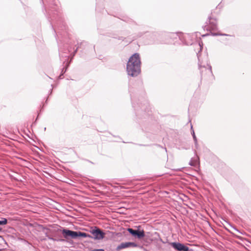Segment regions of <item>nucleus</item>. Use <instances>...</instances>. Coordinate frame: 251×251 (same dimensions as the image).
Here are the masks:
<instances>
[{
    "mask_svg": "<svg viewBox=\"0 0 251 251\" xmlns=\"http://www.w3.org/2000/svg\"><path fill=\"white\" fill-rule=\"evenodd\" d=\"M141 60L139 54L137 53L133 54L129 59L126 65V70L128 75L137 76L141 71Z\"/></svg>",
    "mask_w": 251,
    "mask_h": 251,
    "instance_id": "f257e3e1",
    "label": "nucleus"
},
{
    "mask_svg": "<svg viewBox=\"0 0 251 251\" xmlns=\"http://www.w3.org/2000/svg\"><path fill=\"white\" fill-rule=\"evenodd\" d=\"M62 233L63 235V236L66 238H68V237H71L72 238H76L77 237H87L90 236L87 233L84 232H81L80 231L76 232L66 229H63Z\"/></svg>",
    "mask_w": 251,
    "mask_h": 251,
    "instance_id": "f03ea898",
    "label": "nucleus"
},
{
    "mask_svg": "<svg viewBox=\"0 0 251 251\" xmlns=\"http://www.w3.org/2000/svg\"><path fill=\"white\" fill-rule=\"evenodd\" d=\"M62 233L63 235V236L66 238H68V237H71L72 238H76L77 237H87L90 236L87 233L84 232H81L80 231L76 232L66 229H63Z\"/></svg>",
    "mask_w": 251,
    "mask_h": 251,
    "instance_id": "7ed1b4c3",
    "label": "nucleus"
},
{
    "mask_svg": "<svg viewBox=\"0 0 251 251\" xmlns=\"http://www.w3.org/2000/svg\"><path fill=\"white\" fill-rule=\"evenodd\" d=\"M127 231L133 236L136 237L139 239H141L145 236L144 230H134L132 228H127Z\"/></svg>",
    "mask_w": 251,
    "mask_h": 251,
    "instance_id": "20e7f679",
    "label": "nucleus"
},
{
    "mask_svg": "<svg viewBox=\"0 0 251 251\" xmlns=\"http://www.w3.org/2000/svg\"><path fill=\"white\" fill-rule=\"evenodd\" d=\"M171 245L176 250L178 251H188L189 248L179 243L172 242Z\"/></svg>",
    "mask_w": 251,
    "mask_h": 251,
    "instance_id": "39448f33",
    "label": "nucleus"
},
{
    "mask_svg": "<svg viewBox=\"0 0 251 251\" xmlns=\"http://www.w3.org/2000/svg\"><path fill=\"white\" fill-rule=\"evenodd\" d=\"M91 232L96 239H102L104 236V233L99 228L92 229Z\"/></svg>",
    "mask_w": 251,
    "mask_h": 251,
    "instance_id": "423d86ee",
    "label": "nucleus"
},
{
    "mask_svg": "<svg viewBox=\"0 0 251 251\" xmlns=\"http://www.w3.org/2000/svg\"><path fill=\"white\" fill-rule=\"evenodd\" d=\"M137 246V244L134 242H123L120 245H119L117 247V250L118 251L121 250L123 249L128 248H134L136 247Z\"/></svg>",
    "mask_w": 251,
    "mask_h": 251,
    "instance_id": "0eeeda50",
    "label": "nucleus"
},
{
    "mask_svg": "<svg viewBox=\"0 0 251 251\" xmlns=\"http://www.w3.org/2000/svg\"><path fill=\"white\" fill-rule=\"evenodd\" d=\"M216 27V25L214 23H212L210 26L206 27V30H213Z\"/></svg>",
    "mask_w": 251,
    "mask_h": 251,
    "instance_id": "6e6552de",
    "label": "nucleus"
},
{
    "mask_svg": "<svg viewBox=\"0 0 251 251\" xmlns=\"http://www.w3.org/2000/svg\"><path fill=\"white\" fill-rule=\"evenodd\" d=\"M7 223V220L5 218H3L2 220L0 221V225H4Z\"/></svg>",
    "mask_w": 251,
    "mask_h": 251,
    "instance_id": "1a4fd4ad",
    "label": "nucleus"
},
{
    "mask_svg": "<svg viewBox=\"0 0 251 251\" xmlns=\"http://www.w3.org/2000/svg\"><path fill=\"white\" fill-rule=\"evenodd\" d=\"M193 138H194V139L195 140H196V136H195V133H194V131H193Z\"/></svg>",
    "mask_w": 251,
    "mask_h": 251,
    "instance_id": "9d476101",
    "label": "nucleus"
},
{
    "mask_svg": "<svg viewBox=\"0 0 251 251\" xmlns=\"http://www.w3.org/2000/svg\"><path fill=\"white\" fill-rule=\"evenodd\" d=\"M100 251H104L103 250H100Z\"/></svg>",
    "mask_w": 251,
    "mask_h": 251,
    "instance_id": "9b49d317",
    "label": "nucleus"
},
{
    "mask_svg": "<svg viewBox=\"0 0 251 251\" xmlns=\"http://www.w3.org/2000/svg\"><path fill=\"white\" fill-rule=\"evenodd\" d=\"M209 23L210 24H211V21H209ZM213 23H211V24H212Z\"/></svg>",
    "mask_w": 251,
    "mask_h": 251,
    "instance_id": "f8f14e48",
    "label": "nucleus"
},
{
    "mask_svg": "<svg viewBox=\"0 0 251 251\" xmlns=\"http://www.w3.org/2000/svg\"><path fill=\"white\" fill-rule=\"evenodd\" d=\"M1 230V228H0V231Z\"/></svg>",
    "mask_w": 251,
    "mask_h": 251,
    "instance_id": "ddd939ff",
    "label": "nucleus"
}]
</instances>
